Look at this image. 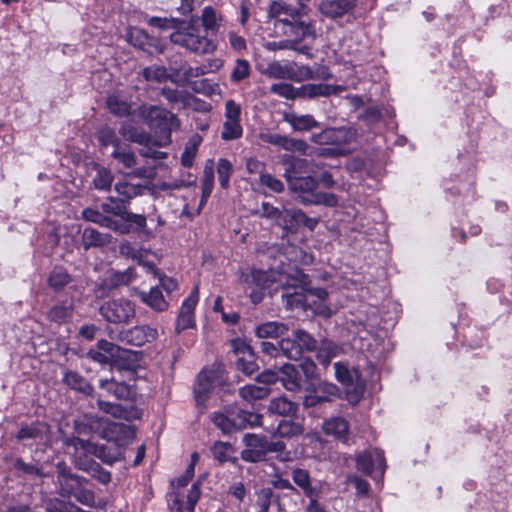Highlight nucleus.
Masks as SVG:
<instances>
[{
    "label": "nucleus",
    "mask_w": 512,
    "mask_h": 512,
    "mask_svg": "<svg viewBox=\"0 0 512 512\" xmlns=\"http://www.w3.org/2000/svg\"><path fill=\"white\" fill-rule=\"evenodd\" d=\"M341 85L330 84H305L299 87L300 98L313 99L317 97H328L344 91Z\"/></svg>",
    "instance_id": "obj_20"
},
{
    "label": "nucleus",
    "mask_w": 512,
    "mask_h": 512,
    "mask_svg": "<svg viewBox=\"0 0 512 512\" xmlns=\"http://www.w3.org/2000/svg\"><path fill=\"white\" fill-rule=\"evenodd\" d=\"M71 282V276L63 267H54L48 276L49 286L55 291L63 289Z\"/></svg>",
    "instance_id": "obj_35"
},
{
    "label": "nucleus",
    "mask_w": 512,
    "mask_h": 512,
    "mask_svg": "<svg viewBox=\"0 0 512 512\" xmlns=\"http://www.w3.org/2000/svg\"><path fill=\"white\" fill-rule=\"evenodd\" d=\"M239 420H241V429L246 427H256L262 425V415L245 410L238 409Z\"/></svg>",
    "instance_id": "obj_52"
},
{
    "label": "nucleus",
    "mask_w": 512,
    "mask_h": 512,
    "mask_svg": "<svg viewBox=\"0 0 512 512\" xmlns=\"http://www.w3.org/2000/svg\"><path fill=\"white\" fill-rule=\"evenodd\" d=\"M214 184V162L213 160H207L202 180V192H210L213 189Z\"/></svg>",
    "instance_id": "obj_58"
},
{
    "label": "nucleus",
    "mask_w": 512,
    "mask_h": 512,
    "mask_svg": "<svg viewBox=\"0 0 512 512\" xmlns=\"http://www.w3.org/2000/svg\"><path fill=\"white\" fill-rule=\"evenodd\" d=\"M287 285L294 289V292L287 291L283 295L287 298V303L290 306L310 307L320 316L325 318L332 316V309L325 303L328 297L327 291L322 288H312L307 275L299 270H294Z\"/></svg>",
    "instance_id": "obj_1"
},
{
    "label": "nucleus",
    "mask_w": 512,
    "mask_h": 512,
    "mask_svg": "<svg viewBox=\"0 0 512 512\" xmlns=\"http://www.w3.org/2000/svg\"><path fill=\"white\" fill-rule=\"evenodd\" d=\"M99 312L110 323H127L135 316V306L127 299L120 298L103 303Z\"/></svg>",
    "instance_id": "obj_5"
},
{
    "label": "nucleus",
    "mask_w": 512,
    "mask_h": 512,
    "mask_svg": "<svg viewBox=\"0 0 512 512\" xmlns=\"http://www.w3.org/2000/svg\"><path fill=\"white\" fill-rule=\"evenodd\" d=\"M202 24L206 30L216 31L221 17L212 7H205L202 11Z\"/></svg>",
    "instance_id": "obj_47"
},
{
    "label": "nucleus",
    "mask_w": 512,
    "mask_h": 512,
    "mask_svg": "<svg viewBox=\"0 0 512 512\" xmlns=\"http://www.w3.org/2000/svg\"><path fill=\"white\" fill-rule=\"evenodd\" d=\"M240 396L247 402H253L268 396L269 389L266 386L249 384L242 387L239 391Z\"/></svg>",
    "instance_id": "obj_38"
},
{
    "label": "nucleus",
    "mask_w": 512,
    "mask_h": 512,
    "mask_svg": "<svg viewBox=\"0 0 512 512\" xmlns=\"http://www.w3.org/2000/svg\"><path fill=\"white\" fill-rule=\"evenodd\" d=\"M242 136V127L240 121H225L221 137L224 140H235Z\"/></svg>",
    "instance_id": "obj_49"
},
{
    "label": "nucleus",
    "mask_w": 512,
    "mask_h": 512,
    "mask_svg": "<svg viewBox=\"0 0 512 512\" xmlns=\"http://www.w3.org/2000/svg\"><path fill=\"white\" fill-rule=\"evenodd\" d=\"M335 369V376L336 379L344 384L345 386L349 387L354 384L356 381V384L354 386L353 391H351L348 388L347 395L348 400L351 403H357L360 400V397L364 393L365 386L363 383L358 382V373L356 370H350L348 366L344 363L337 362L334 364Z\"/></svg>",
    "instance_id": "obj_8"
},
{
    "label": "nucleus",
    "mask_w": 512,
    "mask_h": 512,
    "mask_svg": "<svg viewBox=\"0 0 512 512\" xmlns=\"http://www.w3.org/2000/svg\"><path fill=\"white\" fill-rule=\"evenodd\" d=\"M119 133L128 141L147 144L149 136L144 132L138 130L132 123L125 122L121 125Z\"/></svg>",
    "instance_id": "obj_37"
},
{
    "label": "nucleus",
    "mask_w": 512,
    "mask_h": 512,
    "mask_svg": "<svg viewBox=\"0 0 512 512\" xmlns=\"http://www.w3.org/2000/svg\"><path fill=\"white\" fill-rule=\"evenodd\" d=\"M157 337V330L148 325L135 326L121 333V340L134 346H142L154 341Z\"/></svg>",
    "instance_id": "obj_15"
},
{
    "label": "nucleus",
    "mask_w": 512,
    "mask_h": 512,
    "mask_svg": "<svg viewBox=\"0 0 512 512\" xmlns=\"http://www.w3.org/2000/svg\"><path fill=\"white\" fill-rule=\"evenodd\" d=\"M99 387L100 393L97 399L98 408L115 418H125V411L121 405L105 400L104 398L113 397L116 400L124 399L129 395L128 386L124 383L116 382L113 379H100Z\"/></svg>",
    "instance_id": "obj_3"
},
{
    "label": "nucleus",
    "mask_w": 512,
    "mask_h": 512,
    "mask_svg": "<svg viewBox=\"0 0 512 512\" xmlns=\"http://www.w3.org/2000/svg\"><path fill=\"white\" fill-rule=\"evenodd\" d=\"M265 74L270 78L296 82H302L305 81V78L311 77L308 66L298 65L296 62L282 64L279 61H272L267 65Z\"/></svg>",
    "instance_id": "obj_6"
},
{
    "label": "nucleus",
    "mask_w": 512,
    "mask_h": 512,
    "mask_svg": "<svg viewBox=\"0 0 512 512\" xmlns=\"http://www.w3.org/2000/svg\"><path fill=\"white\" fill-rule=\"evenodd\" d=\"M207 195L208 194H201L200 199L197 201L194 197L193 200H189L188 198H184V201H186V204L182 210V214L193 218L194 216L198 215L203 207V205L207 201Z\"/></svg>",
    "instance_id": "obj_46"
},
{
    "label": "nucleus",
    "mask_w": 512,
    "mask_h": 512,
    "mask_svg": "<svg viewBox=\"0 0 512 512\" xmlns=\"http://www.w3.org/2000/svg\"><path fill=\"white\" fill-rule=\"evenodd\" d=\"M199 299V289L195 286L190 295L183 301L175 325L176 333L195 326L194 310Z\"/></svg>",
    "instance_id": "obj_10"
},
{
    "label": "nucleus",
    "mask_w": 512,
    "mask_h": 512,
    "mask_svg": "<svg viewBox=\"0 0 512 512\" xmlns=\"http://www.w3.org/2000/svg\"><path fill=\"white\" fill-rule=\"evenodd\" d=\"M58 481L63 494L68 496L73 495L83 484V478L67 472L61 466H59Z\"/></svg>",
    "instance_id": "obj_25"
},
{
    "label": "nucleus",
    "mask_w": 512,
    "mask_h": 512,
    "mask_svg": "<svg viewBox=\"0 0 512 512\" xmlns=\"http://www.w3.org/2000/svg\"><path fill=\"white\" fill-rule=\"evenodd\" d=\"M112 157L121 163L125 168H132L136 165V156L129 150H123L121 146L114 149Z\"/></svg>",
    "instance_id": "obj_51"
},
{
    "label": "nucleus",
    "mask_w": 512,
    "mask_h": 512,
    "mask_svg": "<svg viewBox=\"0 0 512 512\" xmlns=\"http://www.w3.org/2000/svg\"><path fill=\"white\" fill-rule=\"evenodd\" d=\"M323 429L327 435H332L341 441L347 440L349 425L342 417H332L326 420Z\"/></svg>",
    "instance_id": "obj_22"
},
{
    "label": "nucleus",
    "mask_w": 512,
    "mask_h": 512,
    "mask_svg": "<svg viewBox=\"0 0 512 512\" xmlns=\"http://www.w3.org/2000/svg\"><path fill=\"white\" fill-rule=\"evenodd\" d=\"M301 200L307 203L324 204L326 206H334L337 204L335 194H302Z\"/></svg>",
    "instance_id": "obj_48"
},
{
    "label": "nucleus",
    "mask_w": 512,
    "mask_h": 512,
    "mask_svg": "<svg viewBox=\"0 0 512 512\" xmlns=\"http://www.w3.org/2000/svg\"><path fill=\"white\" fill-rule=\"evenodd\" d=\"M252 278H253V281L256 283V285L261 288L268 287L269 282H276V281H279L281 283L283 282V280L281 278L276 279L273 276L272 272L262 271V270L253 271Z\"/></svg>",
    "instance_id": "obj_59"
},
{
    "label": "nucleus",
    "mask_w": 512,
    "mask_h": 512,
    "mask_svg": "<svg viewBox=\"0 0 512 512\" xmlns=\"http://www.w3.org/2000/svg\"><path fill=\"white\" fill-rule=\"evenodd\" d=\"M284 149L291 152H299L302 155H309L310 146L304 140L286 137Z\"/></svg>",
    "instance_id": "obj_57"
},
{
    "label": "nucleus",
    "mask_w": 512,
    "mask_h": 512,
    "mask_svg": "<svg viewBox=\"0 0 512 512\" xmlns=\"http://www.w3.org/2000/svg\"><path fill=\"white\" fill-rule=\"evenodd\" d=\"M200 140L190 141L181 156V163L185 167H191L197 154V149Z\"/></svg>",
    "instance_id": "obj_56"
},
{
    "label": "nucleus",
    "mask_w": 512,
    "mask_h": 512,
    "mask_svg": "<svg viewBox=\"0 0 512 512\" xmlns=\"http://www.w3.org/2000/svg\"><path fill=\"white\" fill-rule=\"evenodd\" d=\"M119 252L122 256L126 258H130L132 260L137 261L139 264H142L147 268L150 272H155V266L153 264H150L148 262L144 261V258L147 254L146 251L137 248L135 245H133L130 242H123L119 246Z\"/></svg>",
    "instance_id": "obj_26"
},
{
    "label": "nucleus",
    "mask_w": 512,
    "mask_h": 512,
    "mask_svg": "<svg viewBox=\"0 0 512 512\" xmlns=\"http://www.w3.org/2000/svg\"><path fill=\"white\" fill-rule=\"evenodd\" d=\"M271 92L283 97L288 100H294L296 98H300L299 88H295L293 85L289 83H276L273 84L270 88Z\"/></svg>",
    "instance_id": "obj_44"
},
{
    "label": "nucleus",
    "mask_w": 512,
    "mask_h": 512,
    "mask_svg": "<svg viewBox=\"0 0 512 512\" xmlns=\"http://www.w3.org/2000/svg\"><path fill=\"white\" fill-rule=\"evenodd\" d=\"M353 136L354 133L351 129L327 128L318 134H313L311 140L319 145H342L349 143Z\"/></svg>",
    "instance_id": "obj_12"
},
{
    "label": "nucleus",
    "mask_w": 512,
    "mask_h": 512,
    "mask_svg": "<svg viewBox=\"0 0 512 512\" xmlns=\"http://www.w3.org/2000/svg\"><path fill=\"white\" fill-rule=\"evenodd\" d=\"M142 76L148 82L158 83L164 82L169 78L166 68L158 65H152L143 69Z\"/></svg>",
    "instance_id": "obj_43"
},
{
    "label": "nucleus",
    "mask_w": 512,
    "mask_h": 512,
    "mask_svg": "<svg viewBox=\"0 0 512 512\" xmlns=\"http://www.w3.org/2000/svg\"><path fill=\"white\" fill-rule=\"evenodd\" d=\"M292 479L294 483L299 486L305 495L312 496L313 488L311 485V479L309 472L305 469L297 468L292 471Z\"/></svg>",
    "instance_id": "obj_41"
},
{
    "label": "nucleus",
    "mask_w": 512,
    "mask_h": 512,
    "mask_svg": "<svg viewBox=\"0 0 512 512\" xmlns=\"http://www.w3.org/2000/svg\"><path fill=\"white\" fill-rule=\"evenodd\" d=\"M338 387L329 382L309 383L306 387V395L303 400L305 407H314L320 403L331 402L338 397Z\"/></svg>",
    "instance_id": "obj_7"
},
{
    "label": "nucleus",
    "mask_w": 512,
    "mask_h": 512,
    "mask_svg": "<svg viewBox=\"0 0 512 512\" xmlns=\"http://www.w3.org/2000/svg\"><path fill=\"white\" fill-rule=\"evenodd\" d=\"M219 383L218 372L211 369L202 370L194 388L195 398L198 404H204L210 391Z\"/></svg>",
    "instance_id": "obj_14"
},
{
    "label": "nucleus",
    "mask_w": 512,
    "mask_h": 512,
    "mask_svg": "<svg viewBox=\"0 0 512 512\" xmlns=\"http://www.w3.org/2000/svg\"><path fill=\"white\" fill-rule=\"evenodd\" d=\"M288 327L280 322H266L256 328V335L259 338H276L284 334Z\"/></svg>",
    "instance_id": "obj_34"
},
{
    "label": "nucleus",
    "mask_w": 512,
    "mask_h": 512,
    "mask_svg": "<svg viewBox=\"0 0 512 512\" xmlns=\"http://www.w3.org/2000/svg\"><path fill=\"white\" fill-rule=\"evenodd\" d=\"M281 353L290 360H298L304 352H312L317 348L316 339L302 329L294 330L292 337L283 338L279 342Z\"/></svg>",
    "instance_id": "obj_4"
},
{
    "label": "nucleus",
    "mask_w": 512,
    "mask_h": 512,
    "mask_svg": "<svg viewBox=\"0 0 512 512\" xmlns=\"http://www.w3.org/2000/svg\"><path fill=\"white\" fill-rule=\"evenodd\" d=\"M200 488L198 484L194 483L187 495L186 504H183L181 496L178 492L170 494L169 508L171 512H194L195 506L200 498Z\"/></svg>",
    "instance_id": "obj_17"
},
{
    "label": "nucleus",
    "mask_w": 512,
    "mask_h": 512,
    "mask_svg": "<svg viewBox=\"0 0 512 512\" xmlns=\"http://www.w3.org/2000/svg\"><path fill=\"white\" fill-rule=\"evenodd\" d=\"M98 139L103 146L112 145L115 149L121 146L115 131L109 127H104L99 131Z\"/></svg>",
    "instance_id": "obj_53"
},
{
    "label": "nucleus",
    "mask_w": 512,
    "mask_h": 512,
    "mask_svg": "<svg viewBox=\"0 0 512 512\" xmlns=\"http://www.w3.org/2000/svg\"><path fill=\"white\" fill-rule=\"evenodd\" d=\"M246 448L241 452V458L246 462L262 461L267 454L268 439L265 436L247 433L243 436Z\"/></svg>",
    "instance_id": "obj_9"
},
{
    "label": "nucleus",
    "mask_w": 512,
    "mask_h": 512,
    "mask_svg": "<svg viewBox=\"0 0 512 512\" xmlns=\"http://www.w3.org/2000/svg\"><path fill=\"white\" fill-rule=\"evenodd\" d=\"M241 107L234 100H228L225 104L226 121H240Z\"/></svg>",
    "instance_id": "obj_64"
},
{
    "label": "nucleus",
    "mask_w": 512,
    "mask_h": 512,
    "mask_svg": "<svg viewBox=\"0 0 512 512\" xmlns=\"http://www.w3.org/2000/svg\"><path fill=\"white\" fill-rule=\"evenodd\" d=\"M357 468L369 475L374 471L383 475L386 468L383 452L379 449L364 451L357 457Z\"/></svg>",
    "instance_id": "obj_13"
},
{
    "label": "nucleus",
    "mask_w": 512,
    "mask_h": 512,
    "mask_svg": "<svg viewBox=\"0 0 512 512\" xmlns=\"http://www.w3.org/2000/svg\"><path fill=\"white\" fill-rule=\"evenodd\" d=\"M269 14L271 17L280 18L282 15H290L291 18H295V10L290 8L285 3L273 2L270 6Z\"/></svg>",
    "instance_id": "obj_60"
},
{
    "label": "nucleus",
    "mask_w": 512,
    "mask_h": 512,
    "mask_svg": "<svg viewBox=\"0 0 512 512\" xmlns=\"http://www.w3.org/2000/svg\"><path fill=\"white\" fill-rule=\"evenodd\" d=\"M278 225L281 226L286 233H288L295 231L301 225H307L310 229H312L315 225V222L311 219H307L305 214L300 210L293 208H283L282 217L279 220Z\"/></svg>",
    "instance_id": "obj_16"
},
{
    "label": "nucleus",
    "mask_w": 512,
    "mask_h": 512,
    "mask_svg": "<svg viewBox=\"0 0 512 512\" xmlns=\"http://www.w3.org/2000/svg\"><path fill=\"white\" fill-rule=\"evenodd\" d=\"M130 197L120 198L118 196H109L106 201L102 203V209L106 213H111L116 216H120L123 218L125 213L127 212V205L129 203Z\"/></svg>",
    "instance_id": "obj_33"
},
{
    "label": "nucleus",
    "mask_w": 512,
    "mask_h": 512,
    "mask_svg": "<svg viewBox=\"0 0 512 512\" xmlns=\"http://www.w3.org/2000/svg\"><path fill=\"white\" fill-rule=\"evenodd\" d=\"M107 107L116 116H125L130 113V105L116 95L107 98Z\"/></svg>",
    "instance_id": "obj_45"
},
{
    "label": "nucleus",
    "mask_w": 512,
    "mask_h": 512,
    "mask_svg": "<svg viewBox=\"0 0 512 512\" xmlns=\"http://www.w3.org/2000/svg\"><path fill=\"white\" fill-rule=\"evenodd\" d=\"M111 241V235L103 234L94 228H85L82 234V242L85 249L104 246Z\"/></svg>",
    "instance_id": "obj_29"
},
{
    "label": "nucleus",
    "mask_w": 512,
    "mask_h": 512,
    "mask_svg": "<svg viewBox=\"0 0 512 512\" xmlns=\"http://www.w3.org/2000/svg\"><path fill=\"white\" fill-rule=\"evenodd\" d=\"M304 432V426L299 421L282 420L278 424L274 435L281 438H293L300 436Z\"/></svg>",
    "instance_id": "obj_30"
},
{
    "label": "nucleus",
    "mask_w": 512,
    "mask_h": 512,
    "mask_svg": "<svg viewBox=\"0 0 512 512\" xmlns=\"http://www.w3.org/2000/svg\"><path fill=\"white\" fill-rule=\"evenodd\" d=\"M342 351V348L330 340H323L317 350L316 357L318 361L324 365L328 366L331 360L337 357Z\"/></svg>",
    "instance_id": "obj_28"
},
{
    "label": "nucleus",
    "mask_w": 512,
    "mask_h": 512,
    "mask_svg": "<svg viewBox=\"0 0 512 512\" xmlns=\"http://www.w3.org/2000/svg\"><path fill=\"white\" fill-rule=\"evenodd\" d=\"M381 116V111L377 107H368L359 115L358 118L371 125L379 122Z\"/></svg>",
    "instance_id": "obj_63"
},
{
    "label": "nucleus",
    "mask_w": 512,
    "mask_h": 512,
    "mask_svg": "<svg viewBox=\"0 0 512 512\" xmlns=\"http://www.w3.org/2000/svg\"><path fill=\"white\" fill-rule=\"evenodd\" d=\"M286 120L296 131H309L313 128L320 127V123L316 121L315 118L310 114H290L286 117Z\"/></svg>",
    "instance_id": "obj_32"
},
{
    "label": "nucleus",
    "mask_w": 512,
    "mask_h": 512,
    "mask_svg": "<svg viewBox=\"0 0 512 512\" xmlns=\"http://www.w3.org/2000/svg\"><path fill=\"white\" fill-rule=\"evenodd\" d=\"M213 456L220 462L229 461L233 453V447L229 443L217 442L212 447Z\"/></svg>",
    "instance_id": "obj_54"
},
{
    "label": "nucleus",
    "mask_w": 512,
    "mask_h": 512,
    "mask_svg": "<svg viewBox=\"0 0 512 512\" xmlns=\"http://www.w3.org/2000/svg\"><path fill=\"white\" fill-rule=\"evenodd\" d=\"M141 300L155 311L162 312L168 308V302L162 294V290L158 287H152L148 292L140 293Z\"/></svg>",
    "instance_id": "obj_23"
},
{
    "label": "nucleus",
    "mask_w": 512,
    "mask_h": 512,
    "mask_svg": "<svg viewBox=\"0 0 512 512\" xmlns=\"http://www.w3.org/2000/svg\"><path fill=\"white\" fill-rule=\"evenodd\" d=\"M271 495L272 492L270 489H262L257 494V512H268L271 505Z\"/></svg>",
    "instance_id": "obj_61"
},
{
    "label": "nucleus",
    "mask_w": 512,
    "mask_h": 512,
    "mask_svg": "<svg viewBox=\"0 0 512 512\" xmlns=\"http://www.w3.org/2000/svg\"><path fill=\"white\" fill-rule=\"evenodd\" d=\"M250 75V65L245 59H237L236 64L231 73L232 82H240Z\"/></svg>",
    "instance_id": "obj_50"
},
{
    "label": "nucleus",
    "mask_w": 512,
    "mask_h": 512,
    "mask_svg": "<svg viewBox=\"0 0 512 512\" xmlns=\"http://www.w3.org/2000/svg\"><path fill=\"white\" fill-rule=\"evenodd\" d=\"M72 310H73V306L71 304L62 303V304L53 306L49 310L47 316H48V319L53 322L63 323L70 318V316L72 314Z\"/></svg>",
    "instance_id": "obj_42"
},
{
    "label": "nucleus",
    "mask_w": 512,
    "mask_h": 512,
    "mask_svg": "<svg viewBox=\"0 0 512 512\" xmlns=\"http://www.w3.org/2000/svg\"><path fill=\"white\" fill-rule=\"evenodd\" d=\"M280 372V379L286 390L291 392H298L301 390V377L294 365L285 364L281 367Z\"/></svg>",
    "instance_id": "obj_21"
},
{
    "label": "nucleus",
    "mask_w": 512,
    "mask_h": 512,
    "mask_svg": "<svg viewBox=\"0 0 512 512\" xmlns=\"http://www.w3.org/2000/svg\"><path fill=\"white\" fill-rule=\"evenodd\" d=\"M63 381L72 389L84 394H90L93 390L92 386L81 375L73 371H67L64 374Z\"/></svg>",
    "instance_id": "obj_36"
},
{
    "label": "nucleus",
    "mask_w": 512,
    "mask_h": 512,
    "mask_svg": "<svg viewBox=\"0 0 512 512\" xmlns=\"http://www.w3.org/2000/svg\"><path fill=\"white\" fill-rule=\"evenodd\" d=\"M173 44L184 47L195 54H210L216 50V45L200 29L192 24L179 28L170 35Z\"/></svg>",
    "instance_id": "obj_2"
},
{
    "label": "nucleus",
    "mask_w": 512,
    "mask_h": 512,
    "mask_svg": "<svg viewBox=\"0 0 512 512\" xmlns=\"http://www.w3.org/2000/svg\"><path fill=\"white\" fill-rule=\"evenodd\" d=\"M297 409L298 405L285 396L272 399L268 406L270 413L287 417L294 416Z\"/></svg>",
    "instance_id": "obj_24"
},
{
    "label": "nucleus",
    "mask_w": 512,
    "mask_h": 512,
    "mask_svg": "<svg viewBox=\"0 0 512 512\" xmlns=\"http://www.w3.org/2000/svg\"><path fill=\"white\" fill-rule=\"evenodd\" d=\"M93 171L92 182L94 187L98 190H108L113 180L111 171L100 166H96Z\"/></svg>",
    "instance_id": "obj_40"
},
{
    "label": "nucleus",
    "mask_w": 512,
    "mask_h": 512,
    "mask_svg": "<svg viewBox=\"0 0 512 512\" xmlns=\"http://www.w3.org/2000/svg\"><path fill=\"white\" fill-rule=\"evenodd\" d=\"M284 34L293 37V39H289L290 41H302L313 35V29L310 24L296 19L293 23L288 24V28H284Z\"/></svg>",
    "instance_id": "obj_31"
},
{
    "label": "nucleus",
    "mask_w": 512,
    "mask_h": 512,
    "mask_svg": "<svg viewBox=\"0 0 512 512\" xmlns=\"http://www.w3.org/2000/svg\"><path fill=\"white\" fill-rule=\"evenodd\" d=\"M219 182L222 189L228 188L229 178L232 172V165L226 159H220L217 166Z\"/></svg>",
    "instance_id": "obj_55"
},
{
    "label": "nucleus",
    "mask_w": 512,
    "mask_h": 512,
    "mask_svg": "<svg viewBox=\"0 0 512 512\" xmlns=\"http://www.w3.org/2000/svg\"><path fill=\"white\" fill-rule=\"evenodd\" d=\"M78 502L87 505V506H94L95 504V496L92 491L85 489L83 485L75 491V493L72 495Z\"/></svg>",
    "instance_id": "obj_62"
},
{
    "label": "nucleus",
    "mask_w": 512,
    "mask_h": 512,
    "mask_svg": "<svg viewBox=\"0 0 512 512\" xmlns=\"http://www.w3.org/2000/svg\"><path fill=\"white\" fill-rule=\"evenodd\" d=\"M286 177L292 192H313L314 189L318 188V184L315 185L314 179L310 177L292 178L290 175H286Z\"/></svg>",
    "instance_id": "obj_39"
},
{
    "label": "nucleus",
    "mask_w": 512,
    "mask_h": 512,
    "mask_svg": "<svg viewBox=\"0 0 512 512\" xmlns=\"http://www.w3.org/2000/svg\"><path fill=\"white\" fill-rule=\"evenodd\" d=\"M214 424L225 434L233 433L241 429L238 409L232 408L225 412H217L213 416Z\"/></svg>",
    "instance_id": "obj_19"
},
{
    "label": "nucleus",
    "mask_w": 512,
    "mask_h": 512,
    "mask_svg": "<svg viewBox=\"0 0 512 512\" xmlns=\"http://www.w3.org/2000/svg\"><path fill=\"white\" fill-rule=\"evenodd\" d=\"M130 43L149 54H161L164 52L165 45L157 37L149 35L142 29H133L129 33Z\"/></svg>",
    "instance_id": "obj_11"
},
{
    "label": "nucleus",
    "mask_w": 512,
    "mask_h": 512,
    "mask_svg": "<svg viewBox=\"0 0 512 512\" xmlns=\"http://www.w3.org/2000/svg\"><path fill=\"white\" fill-rule=\"evenodd\" d=\"M49 432V427L44 422H35L30 425L23 426L16 435L20 441L29 439H42Z\"/></svg>",
    "instance_id": "obj_27"
},
{
    "label": "nucleus",
    "mask_w": 512,
    "mask_h": 512,
    "mask_svg": "<svg viewBox=\"0 0 512 512\" xmlns=\"http://www.w3.org/2000/svg\"><path fill=\"white\" fill-rule=\"evenodd\" d=\"M357 0H323L319 4L320 12L330 19L344 16L356 6Z\"/></svg>",
    "instance_id": "obj_18"
}]
</instances>
